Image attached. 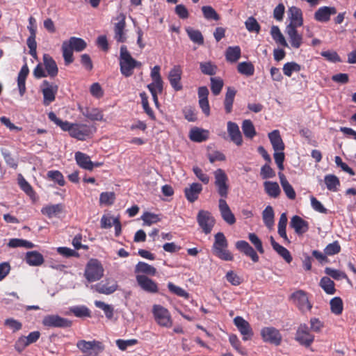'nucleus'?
Instances as JSON below:
<instances>
[{"label": "nucleus", "mask_w": 356, "mask_h": 356, "mask_svg": "<svg viewBox=\"0 0 356 356\" xmlns=\"http://www.w3.org/2000/svg\"><path fill=\"white\" fill-rule=\"evenodd\" d=\"M213 175L215 178L214 185L218 194L220 197L218 207L221 216L227 223L233 225L236 222V218L225 200L228 196L229 189L228 177L221 168L216 170L213 172Z\"/></svg>", "instance_id": "1"}, {"label": "nucleus", "mask_w": 356, "mask_h": 356, "mask_svg": "<svg viewBox=\"0 0 356 356\" xmlns=\"http://www.w3.org/2000/svg\"><path fill=\"white\" fill-rule=\"evenodd\" d=\"M119 65L121 74L125 77L133 75L134 69H140L142 63L134 58L127 46L122 45L120 49Z\"/></svg>", "instance_id": "2"}, {"label": "nucleus", "mask_w": 356, "mask_h": 356, "mask_svg": "<svg viewBox=\"0 0 356 356\" xmlns=\"http://www.w3.org/2000/svg\"><path fill=\"white\" fill-rule=\"evenodd\" d=\"M228 241L222 232H218L214 236V242L212 246L213 254L223 261H232L234 256L227 249Z\"/></svg>", "instance_id": "3"}, {"label": "nucleus", "mask_w": 356, "mask_h": 356, "mask_svg": "<svg viewBox=\"0 0 356 356\" xmlns=\"http://www.w3.org/2000/svg\"><path fill=\"white\" fill-rule=\"evenodd\" d=\"M63 131H68L71 137L79 140H85L87 138L92 134L95 129L93 127L80 123H71L67 122Z\"/></svg>", "instance_id": "4"}, {"label": "nucleus", "mask_w": 356, "mask_h": 356, "mask_svg": "<svg viewBox=\"0 0 356 356\" xmlns=\"http://www.w3.org/2000/svg\"><path fill=\"white\" fill-rule=\"evenodd\" d=\"M84 275L90 282L99 280L104 275V268L100 261L95 259H90L86 266Z\"/></svg>", "instance_id": "5"}, {"label": "nucleus", "mask_w": 356, "mask_h": 356, "mask_svg": "<svg viewBox=\"0 0 356 356\" xmlns=\"http://www.w3.org/2000/svg\"><path fill=\"white\" fill-rule=\"evenodd\" d=\"M152 314L156 323L163 327H171L173 323L170 312L160 305H154Z\"/></svg>", "instance_id": "6"}, {"label": "nucleus", "mask_w": 356, "mask_h": 356, "mask_svg": "<svg viewBox=\"0 0 356 356\" xmlns=\"http://www.w3.org/2000/svg\"><path fill=\"white\" fill-rule=\"evenodd\" d=\"M314 335L306 323H301L296 330L295 340L301 346L309 348L314 341Z\"/></svg>", "instance_id": "7"}, {"label": "nucleus", "mask_w": 356, "mask_h": 356, "mask_svg": "<svg viewBox=\"0 0 356 356\" xmlns=\"http://www.w3.org/2000/svg\"><path fill=\"white\" fill-rule=\"evenodd\" d=\"M197 222L205 234L211 232L215 225L216 220L211 212L205 210L199 211L197 216Z\"/></svg>", "instance_id": "8"}, {"label": "nucleus", "mask_w": 356, "mask_h": 356, "mask_svg": "<svg viewBox=\"0 0 356 356\" xmlns=\"http://www.w3.org/2000/svg\"><path fill=\"white\" fill-rule=\"evenodd\" d=\"M76 346L88 356H97L104 350L102 343L96 340L91 341L81 340L77 342Z\"/></svg>", "instance_id": "9"}, {"label": "nucleus", "mask_w": 356, "mask_h": 356, "mask_svg": "<svg viewBox=\"0 0 356 356\" xmlns=\"http://www.w3.org/2000/svg\"><path fill=\"white\" fill-rule=\"evenodd\" d=\"M262 340L276 346H280L282 341V336L280 330L274 327H264L261 330Z\"/></svg>", "instance_id": "10"}, {"label": "nucleus", "mask_w": 356, "mask_h": 356, "mask_svg": "<svg viewBox=\"0 0 356 356\" xmlns=\"http://www.w3.org/2000/svg\"><path fill=\"white\" fill-rule=\"evenodd\" d=\"M291 299L298 309L304 313L310 311L312 304L309 300L307 293L303 290H298L291 295Z\"/></svg>", "instance_id": "11"}, {"label": "nucleus", "mask_w": 356, "mask_h": 356, "mask_svg": "<svg viewBox=\"0 0 356 356\" xmlns=\"http://www.w3.org/2000/svg\"><path fill=\"white\" fill-rule=\"evenodd\" d=\"M42 323L45 327L58 328H67L72 325V321L57 314H49L44 316Z\"/></svg>", "instance_id": "12"}, {"label": "nucleus", "mask_w": 356, "mask_h": 356, "mask_svg": "<svg viewBox=\"0 0 356 356\" xmlns=\"http://www.w3.org/2000/svg\"><path fill=\"white\" fill-rule=\"evenodd\" d=\"M126 17L124 13H120L116 17L115 20L118 22L114 24V39L118 42H125L127 40V35L125 32L126 27Z\"/></svg>", "instance_id": "13"}, {"label": "nucleus", "mask_w": 356, "mask_h": 356, "mask_svg": "<svg viewBox=\"0 0 356 356\" xmlns=\"http://www.w3.org/2000/svg\"><path fill=\"white\" fill-rule=\"evenodd\" d=\"M41 87L43 95V104L48 106L55 100L58 87L57 85L50 83L47 80L42 81Z\"/></svg>", "instance_id": "14"}, {"label": "nucleus", "mask_w": 356, "mask_h": 356, "mask_svg": "<svg viewBox=\"0 0 356 356\" xmlns=\"http://www.w3.org/2000/svg\"><path fill=\"white\" fill-rule=\"evenodd\" d=\"M138 286L144 291L149 293H156L159 292L158 284L148 276L145 275H137L136 276Z\"/></svg>", "instance_id": "15"}, {"label": "nucleus", "mask_w": 356, "mask_h": 356, "mask_svg": "<svg viewBox=\"0 0 356 356\" xmlns=\"http://www.w3.org/2000/svg\"><path fill=\"white\" fill-rule=\"evenodd\" d=\"M99 293L110 295L114 293L118 287L117 281L113 279H106L92 286Z\"/></svg>", "instance_id": "16"}, {"label": "nucleus", "mask_w": 356, "mask_h": 356, "mask_svg": "<svg viewBox=\"0 0 356 356\" xmlns=\"http://www.w3.org/2000/svg\"><path fill=\"white\" fill-rule=\"evenodd\" d=\"M234 323L241 334L243 335V339L247 341L253 336L252 329L250 323L241 316H236L234 319Z\"/></svg>", "instance_id": "17"}, {"label": "nucleus", "mask_w": 356, "mask_h": 356, "mask_svg": "<svg viewBox=\"0 0 356 356\" xmlns=\"http://www.w3.org/2000/svg\"><path fill=\"white\" fill-rule=\"evenodd\" d=\"M337 10L335 7L321 6L314 13V19L316 22L326 23L330 20L331 15H335Z\"/></svg>", "instance_id": "18"}, {"label": "nucleus", "mask_w": 356, "mask_h": 356, "mask_svg": "<svg viewBox=\"0 0 356 356\" xmlns=\"http://www.w3.org/2000/svg\"><path fill=\"white\" fill-rule=\"evenodd\" d=\"M182 70L179 65L174 66L168 74V80L171 86L176 91H179L182 89V85L181 83Z\"/></svg>", "instance_id": "19"}, {"label": "nucleus", "mask_w": 356, "mask_h": 356, "mask_svg": "<svg viewBox=\"0 0 356 356\" xmlns=\"http://www.w3.org/2000/svg\"><path fill=\"white\" fill-rule=\"evenodd\" d=\"M236 248L244 254L245 256L249 257L254 263L258 262L259 257L257 252L253 248L245 241H238L235 244Z\"/></svg>", "instance_id": "20"}, {"label": "nucleus", "mask_w": 356, "mask_h": 356, "mask_svg": "<svg viewBox=\"0 0 356 356\" xmlns=\"http://www.w3.org/2000/svg\"><path fill=\"white\" fill-rule=\"evenodd\" d=\"M42 60L45 71L48 76H50L51 78L56 76L58 73V68L52 56L48 54H44L43 55Z\"/></svg>", "instance_id": "21"}, {"label": "nucleus", "mask_w": 356, "mask_h": 356, "mask_svg": "<svg viewBox=\"0 0 356 356\" xmlns=\"http://www.w3.org/2000/svg\"><path fill=\"white\" fill-rule=\"evenodd\" d=\"M227 132L231 140L234 143H235L237 146H241L242 145V135L236 123L229 121L227 122Z\"/></svg>", "instance_id": "22"}, {"label": "nucleus", "mask_w": 356, "mask_h": 356, "mask_svg": "<svg viewBox=\"0 0 356 356\" xmlns=\"http://www.w3.org/2000/svg\"><path fill=\"white\" fill-rule=\"evenodd\" d=\"M290 226L294 229L296 233L302 235L307 232L309 229V223L298 216L292 217Z\"/></svg>", "instance_id": "23"}, {"label": "nucleus", "mask_w": 356, "mask_h": 356, "mask_svg": "<svg viewBox=\"0 0 356 356\" xmlns=\"http://www.w3.org/2000/svg\"><path fill=\"white\" fill-rule=\"evenodd\" d=\"M297 27L293 26H287L286 33L289 38L291 46L293 48L298 49L302 44V36L298 33Z\"/></svg>", "instance_id": "24"}, {"label": "nucleus", "mask_w": 356, "mask_h": 356, "mask_svg": "<svg viewBox=\"0 0 356 356\" xmlns=\"http://www.w3.org/2000/svg\"><path fill=\"white\" fill-rule=\"evenodd\" d=\"M289 18L291 22L288 26L293 27L301 26L303 24V17L302 10L296 6H292L289 10Z\"/></svg>", "instance_id": "25"}, {"label": "nucleus", "mask_w": 356, "mask_h": 356, "mask_svg": "<svg viewBox=\"0 0 356 356\" xmlns=\"http://www.w3.org/2000/svg\"><path fill=\"white\" fill-rule=\"evenodd\" d=\"M202 191V186L199 183H193L188 188L184 189L186 198L190 202H194L198 199L199 194Z\"/></svg>", "instance_id": "26"}, {"label": "nucleus", "mask_w": 356, "mask_h": 356, "mask_svg": "<svg viewBox=\"0 0 356 356\" xmlns=\"http://www.w3.org/2000/svg\"><path fill=\"white\" fill-rule=\"evenodd\" d=\"M74 159L80 168L88 170H92L93 162L86 154L81 152H76L74 155Z\"/></svg>", "instance_id": "27"}, {"label": "nucleus", "mask_w": 356, "mask_h": 356, "mask_svg": "<svg viewBox=\"0 0 356 356\" xmlns=\"http://www.w3.org/2000/svg\"><path fill=\"white\" fill-rule=\"evenodd\" d=\"M64 208L65 206L62 203L56 204H49L42 208L41 213L49 218H51L63 213Z\"/></svg>", "instance_id": "28"}, {"label": "nucleus", "mask_w": 356, "mask_h": 356, "mask_svg": "<svg viewBox=\"0 0 356 356\" xmlns=\"http://www.w3.org/2000/svg\"><path fill=\"white\" fill-rule=\"evenodd\" d=\"M81 113L87 118L92 121H102L103 120V113L97 108L86 107L80 108Z\"/></svg>", "instance_id": "29"}, {"label": "nucleus", "mask_w": 356, "mask_h": 356, "mask_svg": "<svg viewBox=\"0 0 356 356\" xmlns=\"http://www.w3.org/2000/svg\"><path fill=\"white\" fill-rule=\"evenodd\" d=\"M270 241L273 250L276 251L286 263L290 264L293 259L290 252L286 248L277 243L273 236H270Z\"/></svg>", "instance_id": "30"}, {"label": "nucleus", "mask_w": 356, "mask_h": 356, "mask_svg": "<svg viewBox=\"0 0 356 356\" xmlns=\"http://www.w3.org/2000/svg\"><path fill=\"white\" fill-rule=\"evenodd\" d=\"M189 138L196 143L204 142L209 138V131L197 127L193 128L189 132Z\"/></svg>", "instance_id": "31"}, {"label": "nucleus", "mask_w": 356, "mask_h": 356, "mask_svg": "<svg viewBox=\"0 0 356 356\" xmlns=\"http://www.w3.org/2000/svg\"><path fill=\"white\" fill-rule=\"evenodd\" d=\"M280 181L281 186L283 188L284 192L285 193L287 197L290 200H295L296 197V193L293 188V186L290 184L288 180L286 178V176L282 173H278Z\"/></svg>", "instance_id": "32"}, {"label": "nucleus", "mask_w": 356, "mask_h": 356, "mask_svg": "<svg viewBox=\"0 0 356 356\" xmlns=\"http://www.w3.org/2000/svg\"><path fill=\"white\" fill-rule=\"evenodd\" d=\"M268 138L275 152L284 151V144L278 130H274L269 133Z\"/></svg>", "instance_id": "33"}, {"label": "nucleus", "mask_w": 356, "mask_h": 356, "mask_svg": "<svg viewBox=\"0 0 356 356\" xmlns=\"http://www.w3.org/2000/svg\"><path fill=\"white\" fill-rule=\"evenodd\" d=\"M236 90L233 87H227L224 99V106L226 113H230L232 111L233 103L236 95Z\"/></svg>", "instance_id": "34"}, {"label": "nucleus", "mask_w": 356, "mask_h": 356, "mask_svg": "<svg viewBox=\"0 0 356 356\" xmlns=\"http://www.w3.org/2000/svg\"><path fill=\"white\" fill-rule=\"evenodd\" d=\"M29 70L27 65L22 67L17 76V86L21 96H23L26 92V79L29 74Z\"/></svg>", "instance_id": "35"}, {"label": "nucleus", "mask_w": 356, "mask_h": 356, "mask_svg": "<svg viewBox=\"0 0 356 356\" xmlns=\"http://www.w3.org/2000/svg\"><path fill=\"white\" fill-rule=\"evenodd\" d=\"M26 261L30 266H38L43 264L44 257L37 251H31L26 254Z\"/></svg>", "instance_id": "36"}, {"label": "nucleus", "mask_w": 356, "mask_h": 356, "mask_svg": "<svg viewBox=\"0 0 356 356\" xmlns=\"http://www.w3.org/2000/svg\"><path fill=\"white\" fill-rule=\"evenodd\" d=\"M136 273H143L145 275L154 276L156 274V269L143 261H139L135 267Z\"/></svg>", "instance_id": "37"}, {"label": "nucleus", "mask_w": 356, "mask_h": 356, "mask_svg": "<svg viewBox=\"0 0 356 356\" xmlns=\"http://www.w3.org/2000/svg\"><path fill=\"white\" fill-rule=\"evenodd\" d=\"M241 55V50L239 46L229 47L225 51V58L229 63H236Z\"/></svg>", "instance_id": "38"}, {"label": "nucleus", "mask_w": 356, "mask_h": 356, "mask_svg": "<svg viewBox=\"0 0 356 356\" xmlns=\"http://www.w3.org/2000/svg\"><path fill=\"white\" fill-rule=\"evenodd\" d=\"M237 71L239 74L248 77L254 75L255 70L251 62L243 61L238 64Z\"/></svg>", "instance_id": "39"}, {"label": "nucleus", "mask_w": 356, "mask_h": 356, "mask_svg": "<svg viewBox=\"0 0 356 356\" xmlns=\"http://www.w3.org/2000/svg\"><path fill=\"white\" fill-rule=\"evenodd\" d=\"M151 77L153 82L150 84H153L154 86H156L158 92L161 93L163 90V81L160 74V67L159 65L154 66L152 70Z\"/></svg>", "instance_id": "40"}, {"label": "nucleus", "mask_w": 356, "mask_h": 356, "mask_svg": "<svg viewBox=\"0 0 356 356\" xmlns=\"http://www.w3.org/2000/svg\"><path fill=\"white\" fill-rule=\"evenodd\" d=\"M265 192L271 197L276 198L280 194V188L277 182L266 181L264 183Z\"/></svg>", "instance_id": "41"}, {"label": "nucleus", "mask_w": 356, "mask_h": 356, "mask_svg": "<svg viewBox=\"0 0 356 356\" xmlns=\"http://www.w3.org/2000/svg\"><path fill=\"white\" fill-rule=\"evenodd\" d=\"M263 221L265 225L271 229L274 225V211L271 206H267L262 213Z\"/></svg>", "instance_id": "42"}, {"label": "nucleus", "mask_w": 356, "mask_h": 356, "mask_svg": "<svg viewBox=\"0 0 356 356\" xmlns=\"http://www.w3.org/2000/svg\"><path fill=\"white\" fill-rule=\"evenodd\" d=\"M324 181L327 188L333 192L338 191V187L340 186L339 178L334 175H327L324 177Z\"/></svg>", "instance_id": "43"}, {"label": "nucleus", "mask_w": 356, "mask_h": 356, "mask_svg": "<svg viewBox=\"0 0 356 356\" xmlns=\"http://www.w3.org/2000/svg\"><path fill=\"white\" fill-rule=\"evenodd\" d=\"M66 41L68 42V45L70 46L74 51L78 52L84 50L87 47L85 40L80 38L71 37L69 40Z\"/></svg>", "instance_id": "44"}, {"label": "nucleus", "mask_w": 356, "mask_h": 356, "mask_svg": "<svg viewBox=\"0 0 356 356\" xmlns=\"http://www.w3.org/2000/svg\"><path fill=\"white\" fill-rule=\"evenodd\" d=\"M69 311L78 318L90 317L91 316L90 310L85 305L71 307Z\"/></svg>", "instance_id": "45"}, {"label": "nucleus", "mask_w": 356, "mask_h": 356, "mask_svg": "<svg viewBox=\"0 0 356 356\" xmlns=\"http://www.w3.org/2000/svg\"><path fill=\"white\" fill-rule=\"evenodd\" d=\"M287 217L285 213L281 214L279 222H278V234L282 237L284 241L289 243V240L287 237L286 232V227L287 225Z\"/></svg>", "instance_id": "46"}, {"label": "nucleus", "mask_w": 356, "mask_h": 356, "mask_svg": "<svg viewBox=\"0 0 356 356\" xmlns=\"http://www.w3.org/2000/svg\"><path fill=\"white\" fill-rule=\"evenodd\" d=\"M270 34L276 43L283 46L284 47H288V44L278 26H273L270 30Z\"/></svg>", "instance_id": "47"}, {"label": "nucleus", "mask_w": 356, "mask_h": 356, "mask_svg": "<svg viewBox=\"0 0 356 356\" xmlns=\"http://www.w3.org/2000/svg\"><path fill=\"white\" fill-rule=\"evenodd\" d=\"M73 49L68 45V42L64 41L62 44V52L64 58L65 64L66 65L73 63Z\"/></svg>", "instance_id": "48"}, {"label": "nucleus", "mask_w": 356, "mask_h": 356, "mask_svg": "<svg viewBox=\"0 0 356 356\" xmlns=\"http://www.w3.org/2000/svg\"><path fill=\"white\" fill-rule=\"evenodd\" d=\"M302 67L300 65L296 62H288L283 65V73L285 76L291 77L293 72H298L301 70Z\"/></svg>", "instance_id": "49"}, {"label": "nucleus", "mask_w": 356, "mask_h": 356, "mask_svg": "<svg viewBox=\"0 0 356 356\" xmlns=\"http://www.w3.org/2000/svg\"><path fill=\"white\" fill-rule=\"evenodd\" d=\"M320 286L327 294L332 295L335 293L334 282L328 277H323L320 281Z\"/></svg>", "instance_id": "50"}, {"label": "nucleus", "mask_w": 356, "mask_h": 356, "mask_svg": "<svg viewBox=\"0 0 356 356\" xmlns=\"http://www.w3.org/2000/svg\"><path fill=\"white\" fill-rule=\"evenodd\" d=\"M200 69L204 74L213 76L216 74L218 67L211 61L201 62Z\"/></svg>", "instance_id": "51"}, {"label": "nucleus", "mask_w": 356, "mask_h": 356, "mask_svg": "<svg viewBox=\"0 0 356 356\" xmlns=\"http://www.w3.org/2000/svg\"><path fill=\"white\" fill-rule=\"evenodd\" d=\"M242 130L245 136L250 139L253 138L257 134L255 128L250 120H245L243 122Z\"/></svg>", "instance_id": "52"}, {"label": "nucleus", "mask_w": 356, "mask_h": 356, "mask_svg": "<svg viewBox=\"0 0 356 356\" xmlns=\"http://www.w3.org/2000/svg\"><path fill=\"white\" fill-rule=\"evenodd\" d=\"M36 33L35 31L32 29L31 33L27 38L26 44L29 48V54L34 58H37V42L35 41Z\"/></svg>", "instance_id": "53"}, {"label": "nucleus", "mask_w": 356, "mask_h": 356, "mask_svg": "<svg viewBox=\"0 0 356 356\" xmlns=\"http://www.w3.org/2000/svg\"><path fill=\"white\" fill-rule=\"evenodd\" d=\"M8 246L10 248H18V247H24L26 248H33L34 247V244L31 241L21 239V238H11L10 239Z\"/></svg>", "instance_id": "54"}, {"label": "nucleus", "mask_w": 356, "mask_h": 356, "mask_svg": "<svg viewBox=\"0 0 356 356\" xmlns=\"http://www.w3.org/2000/svg\"><path fill=\"white\" fill-rule=\"evenodd\" d=\"M330 309L331 312L336 314L340 315L343 309V304L341 298L334 297L330 300Z\"/></svg>", "instance_id": "55"}, {"label": "nucleus", "mask_w": 356, "mask_h": 356, "mask_svg": "<svg viewBox=\"0 0 356 356\" xmlns=\"http://www.w3.org/2000/svg\"><path fill=\"white\" fill-rule=\"evenodd\" d=\"M202 11L204 17L207 20H215L218 21L220 19V16L215 10V9L211 6H204L202 7Z\"/></svg>", "instance_id": "56"}, {"label": "nucleus", "mask_w": 356, "mask_h": 356, "mask_svg": "<svg viewBox=\"0 0 356 356\" xmlns=\"http://www.w3.org/2000/svg\"><path fill=\"white\" fill-rule=\"evenodd\" d=\"M186 32L191 40L197 44H203L204 38L202 33L199 30L188 28L186 29Z\"/></svg>", "instance_id": "57"}, {"label": "nucleus", "mask_w": 356, "mask_h": 356, "mask_svg": "<svg viewBox=\"0 0 356 356\" xmlns=\"http://www.w3.org/2000/svg\"><path fill=\"white\" fill-rule=\"evenodd\" d=\"M211 90L214 95H218L223 87V80L220 77L211 78Z\"/></svg>", "instance_id": "58"}, {"label": "nucleus", "mask_w": 356, "mask_h": 356, "mask_svg": "<svg viewBox=\"0 0 356 356\" xmlns=\"http://www.w3.org/2000/svg\"><path fill=\"white\" fill-rule=\"evenodd\" d=\"M47 176L48 179L57 183L60 186H63L65 184L63 175L58 170H49L47 172Z\"/></svg>", "instance_id": "59"}, {"label": "nucleus", "mask_w": 356, "mask_h": 356, "mask_svg": "<svg viewBox=\"0 0 356 356\" xmlns=\"http://www.w3.org/2000/svg\"><path fill=\"white\" fill-rule=\"evenodd\" d=\"M325 273L327 275L330 276L331 277H332L334 280H340L342 279H346V280H347V281L348 282H350V280H349L347 275L344 272L340 271L339 270L333 269L330 267H327L325 269Z\"/></svg>", "instance_id": "60"}, {"label": "nucleus", "mask_w": 356, "mask_h": 356, "mask_svg": "<svg viewBox=\"0 0 356 356\" xmlns=\"http://www.w3.org/2000/svg\"><path fill=\"white\" fill-rule=\"evenodd\" d=\"M245 28L249 32L259 33L261 26L254 17H249L245 22Z\"/></svg>", "instance_id": "61"}, {"label": "nucleus", "mask_w": 356, "mask_h": 356, "mask_svg": "<svg viewBox=\"0 0 356 356\" xmlns=\"http://www.w3.org/2000/svg\"><path fill=\"white\" fill-rule=\"evenodd\" d=\"M115 200V195L113 192H103L99 196V202L101 204L107 206L112 205Z\"/></svg>", "instance_id": "62"}, {"label": "nucleus", "mask_w": 356, "mask_h": 356, "mask_svg": "<svg viewBox=\"0 0 356 356\" xmlns=\"http://www.w3.org/2000/svg\"><path fill=\"white\" fill-rule=\"evenodd\" d=\"M95 305L97 307L102 309L105 314V316L108 319H111L113 316V308L112 306L106 304L105 302L100 301V300H96L95 302Z\"/></svg>", "instance_id": "63"}, {"label": "nucleus", "mask_w": 356, "mask_h": 356, "mask_svg": "<svg viewBox=\"0 0 356 356\" xmlns=\"http://www.w3.org/2000/svg\"><path fill=\"white\" fill-rule=\"evenodd\" d=\"M341 252V246L337 241L329 243L324 249L325 255L332 256Z\"/></svg>", "instance_id": "64"}]
</instances>
